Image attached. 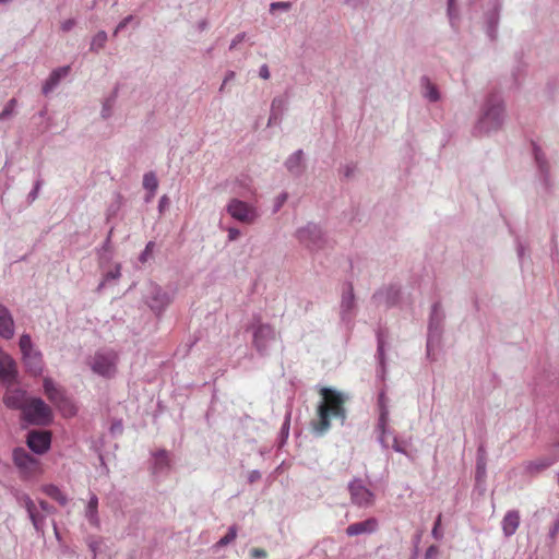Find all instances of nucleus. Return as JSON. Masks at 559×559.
I'll return each mask as SVG.
<instances>
[{
	"label": "nucleus",
	"instance_id": "obj_1",
	"mask_svg": "<svg viewBox=\"0 0 559 559\" xmlns=\"http://www.w3.org/2000/svg\"><path fill=\"white\" fill-rule=\"evenodd\" d=\"M323 400L318 405V423H313V430L318 436L324 435L330 429V416L341 419L344 424L346 419L345 403L348 395L331 388H322L320 390Z\"/></svg>",
	"mask_w": 559,
	"mask_h": 559
},
{
	"label": "nucleus",
	"instance_id": "obj_2",
	"mask_svg": "<svg viewBox=\"0 0 559 559\" xmlns=\"http://www.w3.org/2000/svg\"><path fill=\"white\" fill-rule=\"evenodd\" d=\"M506 120V103L499 92H491L487 95L477 119L474 133L477 135L496 132L503 126Z\"/></svg>",
	"mask_w": 559,
	"mask_h": 559
},
{
	"label": "nucleus",
	"instance_id": "obj_3",
	"mask_svg": "<svg viewBox=\"0 0 559 559\" xmlns=\"http://www.w3.org/2000/svg\"><path fill=\"white\" fill-rule=\"evenodd\" d=\"M295 237L310 252H319L330 242L326 233L314 222H308L305 226L297 228Z\"/></svg>",
	"mask_w": 559,
	"mask_h": 559
},
{
	"label": "nucleus",
	"instance_id": "obj_4",
	"mask_svg": "<svg viewBox=\"0 0 559 559\" xmlns=\"http://www.w3.org/2000/svg\"><path fill=\"white\" fill-rule=\"evenodd\" d=\"M23 418L32 425L46 426L52 420V412L41 399L34 397L23 407Z\"/></svg>",
	"mask_w": 559,
	"mask_h": 559
},
{
	"label": "nucleus",
	"instance_id": "obj_5",
	"mask_svg": "<svg viewBox=\"0 0 559 559\" xmlns=\"http://www.w3.org/2000/svg\"><path fill=\"white\" fill-rule=\"evenodd\" d=\"M19 346L27 371L33 376L41 374L44 370L43 356L39 350L34 348L31 336L28 334L21 335Z\"/></svg>",
	"mask_w": 559,
	"mask_h": 559
},
{
	"label": "nucleus",
	"instance_id": "obj_6",
	"mask_svg": "<svg viewBox=\"0 0 559 559\" xmlns=\"http://www.w3.org/2000/svg\"><path fill=\"white\" fill-rule=\"evenodd\" d=\"M249 330L252 331V345L257 352L264 356L269 353L270 346L276 340V332L274 328L267 323H262L260 320L251 323Z\"/></svg>",
	"mask_w": 559,
	"mask_h": 559
},
{
	"label": "nucleus",
	"instance_id": "obj_7",
	"mask_svg": "<svg viewBox=\"0 0 559 559\" xmlns=\"http://www.w3.org/2000/svg\"><path fill=\"white\" fill-rule=\"evenodd\" d=\"M444 312L442 311L441 304L435 302L431 307V312L428 323V337H427V356L430 357L435 346H438L441 340L443 330Z\"/></svg>",
	"mask_w": 559,
	"mask_h": 559
},
{
	"label": "nucleus",
	"instance_id": "obj_8",
	"mask_svg": "<svg viewBox=\"0 0 559 559\" xmlns=\"http://www.w3.org/2000/svg\"><path fill=\"white\" fill-rule=\"evenodd\" d=\"M117 354L114 350L97 352L90 366L92 370L102 377H112L116 373Z\"/></svg>",
	"mask_w": 559,
	"mask_h": 559
},
{
	"label": "nucleus",
	"instance_id": "obj_9",
	"mask_svg": "<svg viewBox=\"0 0 559 559\" xmlns=\"http://www.w3.org/2000/svg\"><path fill=\"white\" fill-rule=\"evenodd\" d=\"M226 211L234 219L242 224H252L258 218L254 206L236 198L228 202Z\"/></svg>",
	"mask_w": 559,
	"mask_h": 559
},
{
	"label": "nucleus",
	"instance_id": "obj_10",
	"mask_svg": "<svg viewBox=\"0 0 559 559\" xmlns=\"http://www.w3.org/2000/svg\"><path fill=\"white\" fill-rule=\"evenodd\" d=\"M356 316V302H355V294L354 287L350 282H346L343 285L342 297L340 304V318L341 321L349 326L353 323V320Z\"/></svg>",
	"mask_w": 559,
	"mask_h": 559
},
{
	"label": "nucleus",
	"instance_id": "obj_11",
	"mask_svg": "<svg viewBox=\"0 0 559 559\" xmlns=\"http://www.w3.org/2000/svg\"><path fill=\"white\" fill-rule=\"evenodd\" d=\"M145 304L152 311L159 314L170 304V296L157 284L151 283L145 293Z\"/></svg>",
	"mask_w": 559,
	"mask_h": 559
},
{
	"label": "nucleus",
	"instance_id": "obj_12",
	"mask_svg": "<svg viewBox=\"0 0 559 559\" xmlns=\"http://www.w3.org/2000/svg\"><path fill=\"white\" fill-rule=\"evenodd\" d=\"M44 392L48 400L55 404L59 409H63L64 405L70 406L69 414L75 415L76 409L71 401L64 395L63 391L56 385V383L50 378L44 379Z\"/></svg>",
	"mask_w": 559,
	"mask_h": 559
},
{
	"label": "nucleus",
	"instance_id": "obj_13",
	"mask_svg": "<svg viewBox=\"0 0 559 559\" xmlns=\"http://www.w3.org/2000/svg\"><path fill=\"white\" fill-rule=\"evenodd\" d=\"M378 405L380 408L379 419L376 427V431L378 433V441L382 445L383 449H389L390 444H388L385 435L391 433L390 429L388 428V421H389V409L386 406V399L385 393L382 391L380 392L378 396Z\"/></svg>",
	"mask_w": 559,
	"mask_h": 559
},
{
	"label": "nucleus",
	"instance_id": "obj_14",
	"mask_svg": "<svg viewBox=\"0 0 559 559\" xmlns=\"http://www.w3.org/2000/svg\"><path fill=\"white\" fill-rule=\"evenodd\" d=\"M350 499L354 504L359 507H369L373 502L374 495L368 489L361 479L355 478L348 484Z\"/></svg>",
	"mask_w": 559,
	"mask_h": 559
},
{
	"label": "nucleus",
	"instance_id": "obj_15",
	"mask_svg": "<svg viewBox=\"0 0 559 559\" xmlns=\"http://www.w3.org/2000/svg\"><path fill=\"white\" fill-rule=\"evenodd\" d=\"M50 441L51 436L49 431L33 430L27 435V445L37 454L45 453L50 447Z\"/></svg>",
	"mask_w": 559,
	"mask_h": 559
},
{
	"label": "nucleus",
	"instance_id": "obj_16",
	"mask_svg": "<svg viewBox=\"0 0 559 559\" xmlns=\"http://www.w3.org/2000/svg\"><path fill=\"white\" fill-rule=\"evenodd\" d=\"M399 296H400V290L393 286H390V287H385V288H381V289L377 290L372 295L371 299H372V302L377 307L383 306L385 308H390L397 302Z\"/></svg>",
	"mask_w": 559,
	"mask_h": 559
},
{
	"label": "nucleus",
	"instance_id": "obj_17",
	"mask_svg": "<svg viewBox=\"0 0 559 559\" xmlns=\"http://www.w3.org/2000/svg\"><path fill=\"white\" fill-rule=\"evenodd\" d=\"M17 374L16 364L13 358L0 349V380L11 383Z\"/></svg>",
	"mask_w": 559,
	"mask_h": 559
},
{
	"label": "nucleus",
	"instance_id": "obj_18",
	"mask_svg": "<svg viewBox=\"0 0 559 559\" xmlns=\"http://www.w3.org/2000/svg\"><path fill=\"white\" fill-rule=\"evenodd\" d=\"M14 333L15 324L11 311L4 305L0 304V337L11 340Z\"/></svg>",
	"mask_w": 559,
	"mask_h": 559
},
{
	"label": "nucleus",
	"instance_id": "obj_19",
	"mask_svg": "<svg viewBox=\"0 0 559 559\" xmlns=\"http://www.w3.org/2000/svg\"><path fill=\"white\" fill-rule=\"evenodd\" d=\"M70 70V66H63L55 69L43 84V94L48 95L49 93H51L59 85L61 80L68 76Z\"/></svg>",
	"mask_w": 559,
	"mask_h": 559
},
{
	"label": "nucleus",
	"instance_id": "obj_20",
	"mask_svg": "<svg viewBox=\"0 0 559 559\" xmlns=\"http://www.w3.org/2000/svg\"><path fill=\"white\" fill-rule=\"evenodd\" d=\"M13 461L15 465L26 472H32L37 465V460L24 448H16L13 451Z\"/></svg>",
	"mask_w": 559,
	"mask_h": 559
},
{
	"label": "nucleus",
	"instance_id": "obj_21",
	"mask_svg": "<svg viewBox=\"0 0 559 559\" xmlns=\"http://www.w3.org/2000/svg\"><path fill=\"white\" fill-rule=\"evenodd\" d=\"M500 9V3L496 1L493 9L486 13V34L491 41H495L498 37Z\"/></svg>",
	"mask_w": 559,
	"mask_h": 559
},
{
	"label": "nucleus",
	"instance_id": "obj_22",
	"mask_svg": "<svg viewBox=\"0 0 559 559\" xmlns=\"http://www.w3.org/2000/svg\"><path fill=\"white\" fill-rule=\"evenodd\" d=\"M378 521L373 518L367 519L361 522H356L347 526L346 534L348 536H358L362 534H371L376 532Z\"/></svg>",
	"mask_w": 559,
	"mask_h": 559
},
{
	"label": "nucleus",
	"instance_id": "obj_23",
	"mask_svg": "<svg viewBox=\"0 0 559 559\" xmlns=\"http://www.w3.org/2000/svg\"><path fill=\"white\" fill-rule=\"evenodd\" d=\"M286 169L295 177H299L306 169L302 150H297L285 160Z\"/></svg>",
	"mask_w": 559,
	"mask_h": 559
},
{
	"label": "nucleus",
	"instance_id": "obj_24",
	"mask_svg": "<svg viewBox=\"0 0 559 559\" xmlns=\"http://www.w3.org/2000/svg\"><path fill=\"white\" fill-rule=\"evenodd\" d=\"M519 526H520L519 511L518 510L508 511L501 521V528H502L503 535L506 537H511L512 535L515 534Z\"/></svg>",
	"mask_w": 559,
	"mask_h": 559
},
{
	"label": "nucleus",
	"instance_id": "obj_25",
	"mask_svg": "<svg viewBox=\"0 0 559 559\" xmlns=\"http://www.w3.org/2000/svg\"><path fill=\"white\" fill-rule=\"evenodd\" d=\"M533 153H534V158H535V162H536L539 175H540V179H542L544 186L546 188H548L550 186V182H549V167H548V163H547V159L545 157V154L543 153L540 147H538L535 144H534V147H533Z\"/></svg>",
	"mask_w": 559,
	"mask_h": 559
},
{
	"label": "nucleus",
	"instance_id": "obj_26",
	"mask_svg": "<svg viewBox=\"0 0 559 559\" xmlns=\"http://www.w3.org/2000/svg\"><path fill=\"white\" fill-rule=\"evenodd\" d=\"M421 95L430 103H437L440 99V92L435 83L426 75L420 78Z\"/></svg>",
	"mask_w": 559,
	"mask_h": 559
},
{
	"label": "nucleus",
	"instance_id": "obj_27",
	"mask_svg": "<svg viewBox=\"0 0 559 559\" xmlns=\"http://www.w3.org/2000/svg\"><path fill=\"white\" fill-rule=\"evenodd\" d=\"M85 518L94 527H99L100 520L98 516V498L92 493L85 508Z\"/></svg>",
	"mask_w": 559,
	"mask_h": 559
},
{
	"label": "nucleus",
	"instance_id": "obj_28",
	"mask_svg": "<svg viewBox=\"0 0 559 559\" xmlns=\"http://www.w3.org/2000/svg\"><path fill=\"white\" fill-rule=\"evenodd\" d=\"M552 464L554 460L551 457H542L535 461H527L523 466L526 473L535 475L550 467Z\"/></svg>",
	"mask_w": 559,
	"mask_h": 559
},
{
	"label": "nucleus",
	"instance_id": "obj_29",
	"mask_svg": "<svg viewBox=\"0 0 559 559\" xmlns=\"http://www.w3.org/2000/svg\"><path fill=\"white\" fill-rule=\"evenodd\" d=\"M487 467V454L484 445H479L477 449L475 479L477 483L484 481L486 477Z\"/></svg>",
	"mask_w": 559,
	"mask_h": 559
},
{
	"label": "nucleus",
	"instance_id": "obj_30",
	"mask_svg": "<svg viewBox=\"0 0 559 559\" xmlns=\"http://www.w3.org/2000/svg\"><path fill=\"white\" fill-rule=\"evenodd\" d=\"M377 342H378L377 357H378L379 366H380L379 376L383 379L384 374H385L384 347H385V343H386V335L382 330H379L377 332Z\"/></svg>",
	"mask_w": 559,
	"mask_h": 559
},
{
	"label": "nucleus",
	"instance_id": "obj_31",
	"mask_svg": "<svg viewBox=\"0 0 559 559\" xmlns=\"http://www.w3.org/2000/svg\"><path fill=\"white\" fill-rule=\"evenodd\" d=\"M27 401L24 400V393L22 391H12L5 394L4 403L8 407L14 409H21L23 412V407L25 406Z\"/></svg>",
	"mask_w": 559,
	"mask_h": 559
},
{
	"label": "nucleus",
	"instance_id": "obj_32",
	"mask_svg": "<svg viewBox=\"0 0 559 559\" xmlns=\"http://www.w3.org/2000/svg\"><path fill=\"white\" fill-rule=\"evenodd\" d=\"M169 467L168 453L165 450H159L154 454L153 472L163 473Z\"/></svg>",
	"mask_w": 559,
	"mask_h": 559
},
{
	"label": "nucleus",
	"instance_id": "obj_33",
	"mask_svg": "<svg viewBox=\"0 0 559 559\" xmlns=\"http://www.w3.org/2000/svg\"><path fill=\"white\" fill-rule=\"evenodd\" d=\"M143 187L144 189L148 190L151 193L146 198V201L148 202L155 194L157 188H158V180L153 171H148L144 174L143 176Z\"/></svg>",
	"mask_w": 559,
	"mask_h": 559
},
{
	"label": "nucleus",
	"instance_id": "obj_34",
	"mask_svg": "<svg viewBox=\"0 0 559 559\" xmlns=\"http://www.w3.org/2000/svg\"><path fill=\"white\" fill-rule=\"evenodd\" d=\"M44 492L51 499L58 501L61 506H66L68 503L67 496L55 485L45 486Z\"/></svg>",
	"mask_w": 559,
	"mask_h": 559
},
{
	"label": "nucleus",
	"instance_id": "obj_35",
	"mask_svg": "<svg viewBox=\"0 0 559 559\" xmlns=\"http://www.w3.org/2000/svg\"><path fill=\"white\" fill-rule=\"evenodd\" d=\"M28 518L34 526V528L36 530V532L38 533H44V526H45V515L41 514L37 508H34L32 511H29L28 513Z\"/></svg>",
	"mask_w": 559,
	"mask_h": 559
},
{
	"label": "nucleus",
	"instance_id": "obj_36",
	"mask_svg": "<svg viewBox=\"0 0 559 559\" xmlns=\"http://www.w3.org/2000/svg\"><path fill=\"white\" fill-rule=\"evenodd\" d=\"M107 33L105 31H99L91 41V51L98 52L100 49L105 47V44L107 41Z\"/></svg>",
	"mask_w": 559,
	"mask_h": 559
},
{
	"label": "nucleus",
	"instance_id": "obj_37",
	"mask_svg": "<svg viewBox=\"0 0 559 559\" xmlns=\"http://www.w3.org/2000/svg\"><path fill=\"white\" fill-rule=\"evenodd\" d=\"M236 537H237V526L236 525H231L228 528L227 534L224 537H222L213 547L215 549H219L222 547H225L228 544L233 543L236 539Z\"/></svg>",
	"mask_w": 559,
	"mask_h": 559
},
{
	"label": "nucleus",
	"instance_id": "obj_38",
	"mask_svg": "<svg viewBox=\"0 0 559 559\" xmlns=\"http://www.w3.org/2000/svg\"><path fill=\"white\" fill-rule=\"evenodd\" d=\"M390 432H392V431L390 430ZM389 436H392V445H391L392 449L395 452H399V453H402V454L408 456V453H407L408 442L405 440H400L396 436H393V433H386L385 439H386L388 443H389V441H388Z\"/></svg>",
	"mask_w": 559,
	"mask_h": 559
},
{
	"label": "nucleus",
	"instance_id": "obj_39",
	"mask_svg": "<svg viewBox=\"0 0 559 559\" xmlns=\"http://www.w3.org/2000/svg\"><path fill=\"white\" fill-rule=\"evenodd\" d=\"M17 102L15 98H11L0 112V121H4L13 117Z\"/></svg>",
	"mask_w": 559,
	"mask_h": 559
},
{
	"label": "nucleus",
	"instance_id": "obj_40",
	"mask_svg": "<svg viewBox=\"0 0 559 559\" xmlns=\"http://www.w3.org/2000/svg\"><path fill=\"white\" fill-rule=\"evenodd\" d=\"M17 503L26 510L28 513L34 508H36L34 501L31 499V497L26 493H20L16 496Z\"/></svg>",
	"mask_w": 559,
	"mask_h": 559
},
{
	"label": "nucleus",
	"instance_id": "obj_41",
	"mask_svg": "<svg viewBox=\"0 0 559 559\" xmlns=\"http://www.w3.org/2000/svg\"><path fill=\"white\" fill-rule=\"evenodd\" d=\"M115 95L112 97H109L107 98L104 103H103V108H102V117L104 119H107L110 117L111 115V109H112V106H114V103H115Z\"/></svg>",
	"mask_w": 559,
	"mask_h": 559
},
{
	"label": "nucleus",
	"instance_id": "obj_42",
	"mask_svg": "<svg viewBox=\"0 0 559 559\" xmlns=\"http://www.w3.org/2000/svg\"><path fill=\"white\" fill-rule=\"evenodd\" d=\"M285 107H286V102L284 98L275 97L272 100L271 109L274 111H277V114H280L281 116L283 115Z\"/></svg>",
	"mask_w": 559,
	"mask_h": 559
},
{
	"label": "nucleus",
	"instance_id": "obj_43",
	"mask_svg": "<svg viewBox=\"0 0 559 559\" xmlns=\"http://www.w3.org/2000/svg\"><path fill=\"white\" fill-rule=\"evenodd\" d=\"M440 526H441V514H439L437 516L435 525H433L432 531H431L432 537L438 539V540L442 539V537H443V533L440 530Z\"/></svg>",
	"mask_w": 559,
	"mask_h": 559
},
{
	"label": "nucleus",
	"instance_id": "obj_44",
	"mask_svg": "<svg viewBox=\"0 0 559 559\" xmlns=\"http://www.w3.org/2000/svg\"><path fill=\"white\" fill-rule=\"evenodd\" d=\"M41 185H43L41 179H37V180H36V182H35V185H34L33 190H32V191L28 193V195H27V199H28V202H29V203H31V202H34V201L37 199L38 193H39V190H40V188H41Z\"/></svg>",
	"mask_w": 559,
	"mask_h": 559
},
{
	"label": "nucleus",
	"instance_id": "obj_45",
	"mask_svg": "<svg viewBox=\"0 0 559 559\" xmlns=\"http://www.w3.org/2000/svg\"><path fill=\"white\" fill-rule=\"evenodd\" d=\"M288 194L286 192H283L278 194L274 202V209L273 212L276 213L280 211V209L284 205V203L287 201Z\"/></svg>",
	"mask_w": 559,
	"mask_h": 559
},
{
	"label": "nucleus",
	"instance_id": "obj_46",
	"mask_svg": "<svg viewBox=\"0 0 559 559\" xmlns=\"http://www.w3.org/2000/svg\"><path fill=\"white\" fill-rule=\"evenodd\" d=\"M290 7V2H272L270 4V12L273 13L275 10L288 11Z\"/></svg>",
	"mask_w": 559,
	"mask_h": 559
},
{
	"label": "nucleus",
	"instance_id": "obj_47",
	"mask_svg": "<svg viewBox=\"0 0 559 559\" xmlns=\"http://www.w3.org/2000/svg\"><path fill=\"white\" fill-rule=\"evenodd\" d=\"M133 20L132 15L126 16L123 20L119 22L114 31V36H116L119 32L127 27V25Z\"/></svg>",
	"mask_w": 559,
	"mask_h": 559
},
{
	"label": "nucleus",
	"instance_id": "obj_48",
	"mask_svg": "<svg viewBox=\"0 0 559 559\" xmlns=\"http://www.w3.org/2000/svg\"><path fill=\"white\" fill-rule=\"evenodd\" d=\"M246 37L247 34L245 32L237 34L229 45V50L236 49L237 45L242 43L246 39Z\"/></svg>",
	"mask_w": 559,
	"mask_h": 559
},
{
	"label": "nucleus",
	"instance_id": "obj_49",
	"mask_svg": "<svg viewBox=\"0 0 559 559\" xmlns=\"http://www.w3.org/2000/svg\"><path fill=\"white\" fill-rule=\"evenodd\" d=\"M439 555V548L436 545H431L425 552V559H433Z\"/></svg>",
	"mask_w": 559,
	"mask_h": 559
},
{
	"label": "nucleus",
	"instance_id": "obj_50",
	"mask_svg": "<svg viewBox=\"0 0 559 559\" xmlns=\"http://www.w3.org/2000/svg\"><path fill=\"white\" fill-rule=\"evenodd\" d=\"M154 247H155V243H154L153 241H150V242L146 245V247H145L144 251H143V252L141 253V255H140V260H141L142 262H145V261L147 260V257L152 253V251H153Z\"/></svg>",
	"mask_w": 559,
	"mask_h": 559
},
{
	"label": "nucleus",
	"instance_id": "obj_51",
	"mask_svg": "<svg viewBox=\"0 0 559 559\" xmlns=\"http://www.w3.org/2000/svg\"><path fill=\"white\" fill-rule=\"evenodd\" d=\"M355 170H356V166L353 165V164H347L343 167L342 169V173L344 175L345 178H350L354 176L355 174Z\"/></svg>",
	"mask_w": 559,
	"mask_h": 559
},
{
	"label": "nucleus",
	"instance_id": "obj_52",
	"mask_svg": "<svg viewBox=\"0 0 559 559\" xmlns=\"http://www.w3.org/2000/svg\"><path fill=\"white\" fill-rule=\"evenodd\" d=\"M250 555L257 559H264L267 556L266 551L262 548H252Z\"/></svg>",
	"mask_w": 559,
	"mask_h": 559
},
{
	"label": "nucleus",
	"instance_id": "obj_53",
	"mask_svg": "<svg viewBox=\"0 0 559 559\" xmlns=\"http://www.w3.org/2000/svg\"><path fill=\"white\" fill-rule=\"evenodd\" d=\"M75 24L76 22L74 19H68L61 23L60 27L63 32H70L75 26Z\"/></svg>",
	"mask_w": 559,
	"mask_h": 559
},
{
	"label": "nucleus",
	"instance_id": "obj_54",
	"mask_svg": "<svg viewBox=\"0 0 559 559\" xmlns=\"http://www.w3.org/2000/svg\"><path fill=\"white\" fill-rule=\"evenodd\" d=\"M119 277H120V266H116L115 270H111L106 273L105 281L117 280Z\"/></svg>",
	"mask_w": 559,
	"mask_h": 559
},
{
	"label": "nucleus",
	"instance_id": "obj_55",
	"mask_svg": "<svg viewBox=\"0 0 559 559\" xmlns=\"http://www.w3.org/2000/svg\"><path fill=\"white\" fill-rule=\"evenodd\" d=\"M282 119V116L277 114V111H274L271 109V114L269 117L267 126H272L273 123H278Z\"/></svg>",
	"mask_w": 559,
	"mask_h": 559
},
{
	"label": "nucleus",
	"instance_id": "obj_56",
	"mask_svg": "<svg viewBox=\"0 0 559 559\" xmlns=\"http://www.w3.org/2000/svg\"><path fill=\"white\" fill-rule=\"evenodd\" d=\"M169 198L167 195H163L158 202L159 212H164L169 206Z\"/></svg>",
	"mask_w": 559,
	"mask_h": 559
},
{
	"label": "nucleus",
	"instance_id": "obj_57",
	"mask_svg": "<svg viewBox=\"0 0 559 559\" xmlns=\"http://www.w3.org/2000/svg\"><path fill=\"white\" fill-rule=\"evenodd\" d=\"M227 231H228V240L229 241H235L240 236V230L238 228L230 227V228H228Z\"/></svg>",
	"mask_w": 559,
	"mask_h": 559
},
{
	"label": "nucleus",
	"instance_id": "obj_58",
	"mask_svg": "<svg viewBox=\"0 0 559 559\" xmlns=\"http://www.w3.org/2000/svg\"><path fill=\"white\" fill-rule=\"evenodd\" d=\"M261 478V473L258 469H253L248 475V481L253 484Z\"/></svg>",
	"mask_w": 559,
	"mask_h": 559
},
{
	"label": "nucleus",
	"instance_id": "obj_59",
	"mask_svg": "<svg viewBox=\"0 0 559 559\" xmlns=\"http://www.w3.org/2000/svg\"><path fill=\"white\" fill-rule=\"evenodd\" d=\"M259 76L263 80L270 79V70L266 64H262L259 69Z\"/></svg>",
	"mask_w": 559,
	"mask_h": 559
},
{
	"label": "nucleus",
	"instance_id": "obj_60",
	"mask_svg": "<svg viewBox=\"0 0 559 559\" xmlns=\"http://www.w3.org/2000/svg\"><path fill=\"white\" fill-rule=\"evenodd\" d=\"M516 253H518L520 261L522 262V260L526 253V247L521 241H518V243H516Z\"/></svg>",
	"mask_w": 559,
	"mask_h": 559
},
{
	"label": "nucleus",
	"instance_id": "obj_61",
	"mask_svg": "<svg viewBox=\"0 0 559 559\" xmlns=\"http://www.w3.org/2000/svg\"><path fill=\"white\" fill-rule=\"evenodd\" d=\"M454 12H455L454 0H448V14H449L451 22L453 21Z\"/></svg>",
	"mask_w": 559,
	"mask_h": 559
},
{
	"label": "nucleus",
	"instance_id": "obj_62",
	"mask_svg": "<svg viewBox=\"0 0 559 559\" xmlns=\"http://www.w3.org/2000/svg\"><path fill=\"white\" fill-rule=\"evenodd\" d=\"M39 506H40V509L46 512V513H52L53 512V508L46 501L44 500H40L39 501Z\"/></svg>",
	"mask_w": 559,
	"mask_h": 559
},
{
	"label": "nucleus",
	"instance_id": "obj_63",
	"mask_svg": "<svg viewBox=\"0 0 559 559\" xmlns=\"http://www.w3.org/2000/svg\"><path fill=\"white\" fill-rule=\"evenodd\" d=\"M122 431V425L121 423H116L111 426V432L112 433H116V432H121Z\"/></svg>",
	"mask_w": 559,
	"mask_h": 559
},
{
	"label": "nucleus",
	"instance_id": "obj_64",
	"mask_svg": "<svg viewBox=\"0 0 559 559\" xmlns=\"http://www.w3.org/2000/svg\"><path fill=\"white\" fill-rule=\"evenodd\" d=\"M235 72L234 71H228L225 75V79H224V84L228 83L229 81L234 80L235 79Z\"/></svg>",
	"mask_w": 559,
	"mask_h": 559
}]
</instances>
